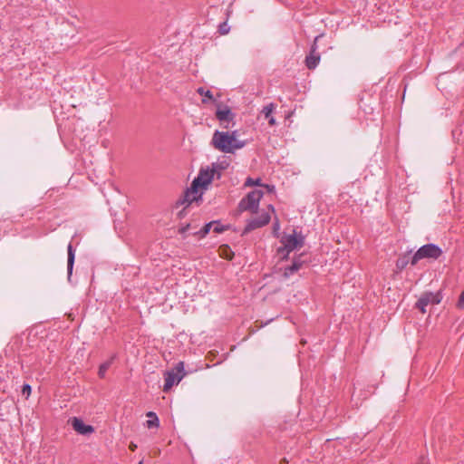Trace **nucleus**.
Segmentation results:
<instances>
[{
    "label": "nucleus",
    "mask_w": 464,
    "mask_h": 464,
    "mask_svg": "<svg viewBox=\"0 0 464 464\" xmlns=\"http://www.w3.org/2000/svg\"><path fill=\"white\" fill-rule=\"evenodd\" d=\"M216 175V169H201L198 175L193 179L190 187L186 189L181 198L177 201V205H187L189 206L194 201L202 199V192H199V188H206L207 186L211 183L212 179Z\"/></svg>",
    "instance_id": "nucleus-1"
},
{
    "label": "nucleus",
    "mask_w": 464,
    "mask_h": 464,
    "mask_svg": "<svg viewBox=\"0 0 464 464\" xmlns=\"http://www.w3.org/2000/svg\"><path fill=\"white\" fill-rule=\"evenodd\" d=\"M237 130L220 131L215 130L211 144L217 150L224 153H234L236 150L242 149L246 146V140L237 139Z\"/></svg>",
    "instance_id": "nucleus-2"
},
{
    "label": "nucleus",
    "mask_w": 464,
    "mask_h": 464,
    "mask_svg": "<svg viewBox=\"0 0 464 464\" xmlns=\"http://www.w3.org/2000/svg\"><path fill=\"white\" fill-rule=\"evenodd\" d=\"M280 242L283 246L277 248V253L285 251V255L282 257V260H285L288 258L290 252L304 245V237L301 233L297 234L296 231L294 230L292 235L284 236Z\"/></svg>",
    "instance_id": "nucleus-3"
},
{
    "label": "nucleus",
    "mask_w": 464,
    "mask_h": 464,
    "mask_svg": "<svg viewBox=\"0 0 464 464\" xmlns=\"http://www.w3.org/2000/svg\"><path fill=\"white\" fill-rule=\"evenodd\" d=\"M442 249L436 244L429 243L420 246L411 257V265L415 266L421 259L437 260L442 255Z\"/></svg>",
    "instance_id": "nucleus-4"
},
{
    "label": "nucleus",
    "mask_w": 464,
    "mask_h": 464,
    "mask_svg": "<svg viewBox=\"0 0 464 464\" xmlns=\"http://www.w3.org/2000/svg\"><path fill=\"white\" fill-rule=\"evenodd\" d=\"M264 192L259 189H254L246 194L238 203L239 212L251 211L256 213L259 207V201L263 198Z\"/></svg>",
    "instance_id": "nucleus-5"
},
{
    "label": "nucleus",
    "mask_w": 464,
    "mask_h": 464,
    "mask_svg": "<svg viewBox=\"0 0 464 464\" xmlns=\"http://www.w3.org/2000/svg\"><path fill=\"white\" fill-rule=\"evenodd\" d=\"M187 373L184 370V362H179L171 371H167L164 374L163 391L168 392L174 384H178Z\"/></svg>",
    "instance_id": "nucleus-6"
},
{
    "label": "nucleus",
    "mask_w": 464,
    "mask_h": 464,
    "mask_svg": "<svg viewBox=\"0 0 464 464\" xmlns=\"http://www.w3.org/2000/svg\"><path fill=\"white\" fill-rule=\"evenodd\" d=\"M442 295L440 291L437 293L424 292L415 304V308L419 309L422 314L426 313V307L430 304H438L441 302Z\"/></svg>",
    "instance_id": "nucleus-7"
},
{
    "label": "nucleus",
    "mask_w": 464,
    "mask_h": 464,
    "mask_svg": "<svg viewBox=\"0 0 464 464\" xmlns=\"http://www.w3.org/2000/svg\"><path fill=\"white\" fill-rule=\"evenodd\" d=\"M217 103V111L215 113L216 118L220 121L223 128L227 129L228 123L234 121L235 113L232 112L231 109L227 105H224L221 102Z\"/></svg>",
    "instance_id": "nucleus-8"
},
{
    "label": "nucleus",
    "mask_w": 464,
    "mask_h": 464,
    "mask_svg": "<svg viewBox=\"0 0 464 464\" xmlns=\"http://www.w3.org/2000/svg\"><path fill=\"white\" fill-rule=\"evenodd\" d=\"M323 36H324V34H322L317 35L314 38V43L311 45L310 52L305 57V61H304L305 66L309 70L315 69L320 63L321 56H320V53L317 52V42Z\"/></svg>",
    "instance_id": "nucleus-9"
},
{
    "label": "nucleus",
    "mask_w": 464,
    "mask_h": 464,
    "mask_svg": "<svg viewBox=\"0 0 464 464\" xmlns=\"http://www.w3.org/2000/svg\"><path fill=\"white\" fill-rule=\"evenodd\" d=\"M270 215L267 212H263L257 218L248 220L242 232V236H245L256 228L267 225L270 222Z\"/></svg>",
    "instance_id": "nucleus-10"
},
{
    "label": "nucleus",
    "mask_w": 464,
    "mask_h": 464,
    "mask_svg": "<svg viewBox=\"0 0 464 464\" xmlns=\"http://www.w3.org/2000/svg\"><path fill=\"white\" fill-rule=\"evenodd\" d=\"M305 254L302 253L294 257L292 265L285 267L284 270V276L285 278L290 277L293 276L295 272H297L307 261L304 259Z\"/></svg>",
    "instance_id": "nucleus-11"
},
{
    "label": "nucleus",
    "mask_w": 464,
    "mask_h": 464,
    "mask_svg": "<svg viewBox=\"0 0 464 464\" xmlns=\"http://www.w3.org/2000/svg\"><path fill=\"white\" fill-rule=\"evenodd\" d=\"M72 429L81 435H90L94 432V428L92 425L85 424L80 418L73 417L71 420Z\"/></svg>",
    "instance_id": "nucleus-12"
},
{
    "label": "nucleus",
    "mask_w": 464,
    "mask_h": 464,
    "mask_svg": "<svg viewBox=\"0 0 464 464\" xmlns=\"http://www.w3.org/2000/svg\"><path fill=\"white\" fill-rule=\"evenodd\" d=\"M67 253H68V258H67V274H68V279H71L74 260H75V249L73 248L72 243H69L67 246Z\"/></svg>",
    "instance_id": "nucleus-13"
},
{
    "label": "nucleus",
    "mask_w": 464,
    "mask_h": 464,
    "mask_svg": "<svg viewBox=\"0 0 464 464\" xmlns=\"http://www.w3.org/2000/svg\"><path fill=\"white\" fill-rule=\"evenodd\" d=\"M146 416L149 420L146 421V426L149 429L158 428L160 426V420L154 411H148Z\"/></svg>",
    "instance_id": "nucleus-14"
},
{
    "label": "nucleus",
    "mask_w": 464,
    "mask_h": 464,
    "mask_svg": "<svg viewBox=\"0 0 464 464\" xmlns=\"http://www.w3.org/2000/svg\"><path fill=\"white\" fill-rule=\"evenodd\" d=\"M114 359H115V355H112L109 360L105 361L104 362H102L100 365L99 371H98V375H99L100 378H104L105 377L106 372L108 371V369L112 364Z\"/></svg>",
    "instance_id": "nucleus-15"
},
{
    "label": "nucleus",
    "mask_w": 464,
    "mask_h": 464,
    "mask_svg": "<svg viewBox=\"0 0 464 464\" xmlns=\"http://www.w3.org/2000/svg\"><path fill=\"white\" fill-rule=\"evenodd\" d=\"M197 92L204 97L202 99L203 103H208V102H216L213 93L209 90H205L203 87H199L197 90Z\"/></svg>",
    "instance_id": "nucleus-16"
},
{
    "label": "nucleus",
    "mask_w": 464,
    "mask_h": 464,
    "mask_svg": "<svg viewBox=\"0 0 464 464\" xmlns=\"http://www.w3.org/2000/svg\"><path fill=\"white\" fill-rule=\"evenodd\" d=\"M214 223H218V220L205 224L200 230L194 232L193 235L199 236V237H205L209 233Z\"/></svg>",
    "instance_id": "nucleus-17"
},
{
    "label": "nucleus",
    "mask_w": 464,
    "mask_h": 464,
    "mask_svg": "<svg viewBox=\"0 0 464 464\" xmlns=\"http://www.w3.org/2000/svg\"><path fill=\"white\" fill-rule=\"evenodd\" d=\"M408 264H411V259H409L408 255H404L401 256L396 261V268L400 271L403 270Z\"/></svg>",
    "instance_id": "nucleus-18"
},
{
    "label": "nucleus",
    "mask_w": 464,
    "mask_h": 464,
    "mask_svg": "<svg viewBox=\"0 0 464 464\" xmlns=\"http://www.w3.org/2000/svg\"><path fill=\"white\" fill-rule=\"evenodd\" d=\"M221 256L227 259L232 260L234 257V252L231 250V248L227 245H224L221 246Z\"/></svg>",
    "instance_id": "nucleus-19"
},
{
    "label": "nucleus",
    "mask_w": 464,
    "mask_h": 464,
    "mask_svg": "<svg viewBox=\"0 0 464 464\" xmlns=\"http://www.w3.org/2000/svg\"><path fill=\"white\" fill-rule=\"evenodd\" d=\"M227 166H228V164L226 162L213 163L211 169H216L217 178L220 179V177H221L220 171L227 169Z\"/></svg>",
    "instance_id": "nucleus-20"
},
{
    "label": "nucleus",
    "mask_w": 464,
    "mask_h": 464,
    "mask_svg": "<svg viewBox=\"0 0 464 464\" xmlns=\"http://www.w3.org/2000/svg\"><path fill=\"white\" fill-rule=\"evenodd\" d=\"M276 109V105L274 103H269L266 106H265L261 111V113L264 115L266 119H268L272 116V112Z\"/></svg>",
    "instance_id": "nucleus-21"
},
{
    "label": "nucleus",
    "mask_w": 464,
    "mask_h": 464,
    "mask_svg": "<svg viewBox=\"0 0 464 464\" xmlns=\"http://www.w3.org/2000/svg\"><path fill=\"white\" fill-rule=\"evenodd\" d=\"M229 228V226H224L221 225L219 221L218 223H214L213 231L217 234L223 233L224 231L227 230Z\"/></svg>",
    "instance_id": "nucleus-22"
},
{
    "label": "nucleus",
    "mask_w": 464,
    "mask_h": 464,
    "mask_svg": "<svg viewBox=\"0 0 464 464\" xmlns=\"http://www.w3.org/2000/svg\"><path fill=\"white\" fill-rule=\"evenodd\" d=\"M230 28L227 22H223L218 25V33L222 35L227 34Z\"/></svg>",
    "instance_id": "nucleus-23"
},
{
    "label": "nucleus",
    "mask_w": 464,
    "mask_h": 464,
    "mask_svg": "<svg viewBox=\"0 0 464 464\" xmlns=\"http://www.w3.org/2000/svg\"><path fill=\"white\" fill-rule=\"evenodd\" d=\"M245 185L246 186H254V185L261 186V179H257L254 180L252 178H247L245 182Z\"/></svg>",
    "instance_id": "nucleus-24"
},
{
    "label": "nucleus",
    "mask_w": 464,
    "mask_h": 464,
    "mask_svg": "<svg viewBox=\"0 0 464 464\" xmlns=\"http://www.w3.org/2000/svg\"><path fill=\"white\" fill-rule=\"evenodd\" d=\"M32 388L28 383H24L22 387V394L26 396V398L31 394Z\"/></svg>",
    "instance_id": "nucleus-25"
},
{
    "label": "nucleus",
    "mask_w": 464,
    "mask_h": 464,
    "mask_svg": "<svg viewBox=\"0 0 464 464\" xmlns=\"http://www.w3.org/2000/svg\"><path fill=\"white\" fill-rule=\"evenodd\" d=\"M457 307L459 309H462L464 307V290L461 292V294L459 296V299L457 302Z\"/></svg>",
    "instance_id": "nucleus-26"
},
{
    "label": "nucleus",
    "mask_w": 464,
    "mask_h": 464,
    "mask_svg": "<svg viewBox=\"0 0 464 464\" xmlns=\"http://www.w3.org/2000/svg\"><path fill=\"white\" fill-rule=\"evenodd\" d=\"M190 228V224H187L186 226L180 227L179 229V232L180 235H185L187 231H188V229Z\"/></svg>",
    "instance_id": "nucleus-27"
},
{
    "label": "nucleus",
    "mask_w": 464,
    "mask_h": 464,
    "mask_svg": "<svg viewBox=\"0 0 464 464\" xmlns=\"http://www.w3.org/2000/svg\"><path fill=\"white\" fill-rule=\"evenodd\" d=\"M267 120H268V124L270 126L276 125V119L273 116L269 117Z\"/></svg>",
    "instance_id": "nucleus-28"
},
{
    "label": "nucleus",
    "mask_w": 464,
    "mask_h": 464,
    "mask_svg": "<svg viewBox=\"0 0 464 464\" xmlns=\"http://www.w3.org/2000/svg\"><path fill=\"white\" fill-rule=\"evenodd\" d=\"M136 448H137V445H135V444H133V443H131V444L130 445V450H132V451H134V450H136Z\"/></svg>",
    "instance_id": "nucleus-29"
},
{
    "label": "nucleus",
    "mask_w": 464,
    "mask_h": 464,
    "mask_svg": "<svg viewBox=\"0 0 464 464\" xmlns=\"http://www.w3.org/2000/svg\"><path fill=\"white\" fill-rule=\"evenodd\" d=\"M183 212H184V209H183V210H181V211L178 214L179 218H181L183 217Z\"/></svg>",
    "instance_id": "nucleus-30"
},
{
    "label": "nucleus",
    "mask_w": 464,
    "mask_h": 464,
    "mask_svg": "<svg viewBox=\"0 0 464 464\" xmlns=\"http://www.w3.org/2000/svg\"><path fill=\"white\" fill-rule=\"evenodd\" d=\"M278 227H279L278 223H276V224L274 225V228H275V229H276V228H277Z\"/></svg>",
    "instance_id": "nucleus-31"
},
{
    "label": "nucleus",
    "mask_w": 464,
    "mask_h": 464,
    "mask_svg": "<svg viewBox=\"0 0 464 464\" xmlns=\"http://www.w3.org/2000/svg\"><path fill=\"white\" fill-rule=\"evenodd\" d=\"M282 463L285 464V463H287V460L285 459H283Z\"/></svg>",
    "instance_id": "nucleus-32"
},
{
    "label": "nucleus",
    "mask_w": 464,
    "mask_h": 464,
    "mask_svg": "<svg viewBox=\"0 0 464 464\" xmlns=\"http://www.w3.org/2000/svg\"><path fill=\"white\" fill-rule=\"evenodd\" d=\"M280 254H282V257L285 255V252H281Z\"/></svg>",
    "instance_id": "nucleus-33"
},
{
    "label": "nucleus",
    "mask_w": 464,
    "mask_h": 464,
    "mask_svg": "<svg viewBox=\"0 0 464 464\" xmlns=\"http://www.w3.org/2000/svg\"><path fill=\"white\" fill-rule=\"evenodd\" d=\"M139 464H142V461H140V463H139Z\"/></svg>",
    "instance_id": "nucleus-34"
}]
</instances>
